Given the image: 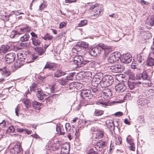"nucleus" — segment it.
<instances>
[{
	"label": "nucleus",
	"mask_w": 154,
	"mask_h": 154,
	"mask_svg": "<svg viewBox=\"0 0 154 154\" xmlns=\"http://www.w3.org/2000/svg\"><path fill=\"white\" fill-rule=\"evenodd\" d=\"M79 44V43L78 42L75 45L73 46L72 49V52L75 54H77L79 51H81L82 48Z\"/></svg>",
	"instance_id": "18"
},
{
	"label": "nucleus",
	"mask_w": 154,
	"mask_h": 154,
	"mask_svg": "<svg viewBox=\"0 0 154 154\" xmlns=\"http://www.w3.org/2000/svg\"><path fill=\"white\" fill-rule=\"evenodd\" d=\"M30 43V42H27L25 43L21 42L19 44L18 46L17 47V49L20 50L23 48V47H28L29 46Z\"/></svg>",
	"instance_id": "21"
},
{
	"label": "nucleus",
	"mask_w": 154,
	"mask_h": 154,
	"mask_svg": "<svg viewBox=\"0 0 154 154\" xmlns=\"http://www.w3.org/2000/svg\"><path fill=\"white\" fill-rule=\"evenodd\" d=\"M68 81V80L66 78V79H60L58 81V82L60 85H64L67 83Z\"/></svg>",
	"instance_id": "43"
},
{
	"label": "nucleus",
	"mask_w": 154,
	"mask_h": 154,
	"mask_svg": "<svg viewBox=\"0 0 154 154\" xmlns=\"http://www.w3.org/2000/svg\"><path fill=\"white\" fill-rule=\"evenodd\" d=\"M21 33L18 32L16 31H13L11 32L10 35V36L11 38H14L16 37H17L19 35H21Z\"/></svg>",
	"instance_id": "27"
},
{
	"label": "nucleus",
	"mask_w": 154,
	"mask_h": 154,
	"mask_svg": "<svg viewBox=\"0 0 154 154\" xmlns=\"http://www.w3.org/2000/svg\"><path fill=\"white\" fill-rule=\"evenodd\" d=\"M46 7V5L44 3H42L39 6V10L40 11H42L43 9Z\"/></svg>",
	"instance_id": "57"
},
{
	"label": "nucleus",
	"mask_w": 154,
	"mask_h": 154,
	"mask_svg": "<svg viewBox=\"0 0 154 154\" xmlns=\"http://www.w3.org/2000/svg\"><path fill=\"white\" fill-rule=\"evenodd\" d=\"M128 87L131 90L133 89L135 87V83L132 82H128Z\"/></svg>",
	"instance_id": "49"
},
{
	"label": "nucleus",
	"mask_w": 154,
	"mask_h": 154,
	"mask_svg": "<svg viewBox=\"0 0 154 154\" xmlns=\"http://www.w3.org/2000/svg\"><path fill=\"white\" fill-rule=\"evenodd\" d=\"M66 130V132L69 131L71 129V126L69 123H66L65 125Z\"/></svg>",
	"instance_id": "60"
},
{
	"label": "nucleus",
	"mask_w": 154,
	"mask_h": 154,
	"mask_svg": "<svg viewBox=\"0 0 154 154\" xmlns=\"http://www.w3.org/2000/svg\"><path fill=\"white\" fill-rule=\"evenodd\" d=\"M15 128H14V126L12 125L9 127L8 129H7V132L9 133L14 132L15 131Z\"/></svg>",
	"instance_id": "54"
},
{
	"label": "nucleus",
	"mask_w": 154,
	"mask_h": 154,
	"mask_svg": "<svg viewBox=\"0 0 154 154\" xmlns=\"http://www.w3.org/2000/svg\"><path fill=\"white\" fill-rule=\"evenodd\" d=\"M106 123L108 128H112L114 126V124L112 121H107Z\"/></svg>",
	"instance_id": "56"
},
{
	"label": "nucleus",
	"mask_w": 154,
	"mask_h": 154,
	"mask_svg": "<svg viewBox=\"0 0 154 154\" xmlns=\"http://www.w3.org/2000/svg\"><path fill=\"white\" fill-rule=\"evenodd\" d=\"M25 63V61L23 60H19L17 61V62L15 63V65L17 67H20L23 65Z\"/></svg>",
	"instance_id": "32"
},
{
	"label": "nucleus",
	"mask_w": 154,
	"mask_h": 154,
	"mask_svg": "<svg viewBox=\"0 0 154 154\" xmlns=\"http://www.w3.org/2000/svg\"><path fill=\"white\" fill-rule=\"evenodd\" d=\"M97 76V78L98 77V79L102 81L104 78V76L102 73H99L97 74L94 76L95 77Z\"/></svg>",
	"instance_id": "46"
},
{
	"label": "nucleus",
	"mask_w": 154,
	"mask_h": 154,
	"mask_svg": "<svg viewBox=\"0 0 154 154\" xmlns=\"http://www.w3.org/2000/svg\"><path fill=\"white\" fill-rule=\"evenodd\" d=\"M116 145H119V144H122V139L121 136H119L118 138L116 139Z\"/></svg>",
	"instance_id": "53"
},
{
	"label": "nucleus",
	"mask_w": 154,
	"mask_h": 154,
	"mask_svg": "<svg viewBox=\"0 0 154 154\" xmlns=\"http://www.w3.org/2000/svg\"><path fill=\"white\" fill-rule=\"evenodd\" d=\"M137 120L141 124L144 123L145 122L144 116L143 115L138 116Z\"/></svg>",
	"instance_id": "45"
},
{
	"label": "nucleus",
	"mask_w": 154,
	"mask_h": 154,
	"mask_svg": "<svg viewBox=\"0 0 154 154\" xmlns=\"http://www.w3.org/2000/svg\"><path fill=\"white\" fill-rule=\"evenodd\" d=\"M21 31L23 32H29L30 30V28L29 27H25L20 29Z\"/></svg>",
	"instance_id": "55"
},
{
	"label": "nucleus",
	"mask_w": 154,
	"mask_h": 154,
	"mask_svg": "<svg viewBox=\"0 0 154 154\" xmlns=\"http://www.w3.org/2000/svg\"><path fill=\"white\" fill-rule=\"evenodd\" d=\"M70 145L68 143H63L61 149V154H68L69 152Z\"/></svg>",
	"instance_id": "8"
},
{
	"label": "nucleus",
	"mask_w": 154,
	"mask_h": 154,
	"mask_svg": "<svg viewBox=\"0 0 154 154\" xmlns=\"http://www.w3.org/2000/svg\"><path fill=\"white\" fill-rule=\"evenodd\" d=\"M17 57L19 60H23L24 61L26 58L27 55L26 54H23L22 53H19L17 54Z\"/></svg>",
	"instance_id": "30"
},
{
	"label": "nucleus",
	"mask_w": 154,
	"mask_h": 154,
	"mask_svg": "<svg viewBox=\"0 0 154 154\" xmlns=\"http://www.w3.org/2000/svg\"><path fill=\"white\" fill-rule=\"evenodd\" d=\"M53 38V36L50 35L49 34L47 33L46 35L43 37V38L45 40H51Z\"/></svg>",
	"instance_id": "48"
},
{
	"label": "nucleus",
	"mask_w": 154,
	"mask_h": 154,
	"mask_svg": "<svg viewBox=\"0 0 154 154\" xmlns=\"http://www.w3.org/2000/svg\"><path fill=\"white\" fill-rule=\"evenodd\" d=\"M22 102L26 108H28L31 106V103L29 99L27 98H24L22 100Z\"/></svg>",
	"instance_id": "25"
},
{
	"label": "nucleus",
	"mask_w": 154,
	"mask_h": 154,
	"mask_svg": "<svg viewBox=\"0 0 154 154\" xmlns=\"http://www.w3.org/2000/svg\"><path fill=\"white\" fill-rule=\"evenodd\" d=\"M42 103L35 101L33 102L32 105L33 107L36 109H39L40 108V106H41Z\"/></svg>",
	"instance_id": "36"
},
{
	"label": "nucleus",
	"mask_w": 154,
	"mask_h": 154,
	"mask_svg": "<svg viewBox=\"0 0 154 154\" xmlns=\"http://www.w3.org/2000/svg\"><path fill=\"white\" fill-rule=\"evenodd\" d=\"M145 94L148 98L152 99L154 98V90L152 89H147L145 91Z\"/></svg>",
	"instance_id": "12"
},
{
	"label": "nucleus",
	"mask_w": 154,
	"mask_h": 154,
	"mask_svg": "<svg viewBox=\"0 0 154 154\" xmlns=\"http://www.w3.org/2000/svg\"><path fill=\"white\" fill-rule=\"evenodd\" d=\"M34 49L36 51L38 52V54L40 55L42 54L44 52L43 49L41 48L36 46V47H34Z\"/></svg>",
	"instance_id": "40"
},
{
	"label": "nucleus",
	"mask_w": 154,
	"mask_h": 154,
	"mask_svg": "<svg viewBox=\"0 0 154 154\" xmlns=\"http://www.w3.org/2000/svg\"><path fill=\"white\" fill-rule=\"evenodd\" d=\"M98 45V47H100V49L102 48V49L104 50H109V46L103 43L99 44Z\"/></svg>",
	"instance_id": "41"
},
{
	"label": "nucleus",
	"mask_w": 154,
	"mask_h": 154,
	"mask_svg": "<svg viewBox=\"0 0 154 154\" xmlns=\"http://www.w3.org/2000/svg\"><path fill=\"white\" fill-rule=\"evenodd\" d=\"M74 64L77 65V66L82 67L83 65L85 64L87 62H89V61L84 60L83 57L81 55H77L74 57L73 59Z\"/></svg>",
	"instance_id": "1"
},
{
	"label": "nucleus",
	"mask_w": 154,
	"mask_h": 154,
	"mask_svg": "<svg viewBox=\"0 0 154 154\" xmlns=\"http://www.w3.org/2000/svg\"><path fill=\"white\" fill-rule=\"evenodd\" d=\"M80 95L83 99L86 100L91 98L93 96L91 91L88 90L82 91Z\"/></svg>",
	"instance_id": "5"
},
{
	"label": "nucleus",
	"mask_w": 154,
	"mask_h": 154,
	"mask_svg": "<svg viewBox=\"0 0 154 154\" xmlns=\"http://www.w3.org/2000/svg\"><path fill=\"white\" fill-rule=\"evenodd\" d=\"M103 113V111L99 109H95L94 112V114L96 116H99L101 115Z\"/></svg>",
	"instance_id": "44"
},
{
	"label": "nucleus",
	"mask_w": 154,
	"mask_h": 154,
	"mask_svg": "<svg viewBox=\"0 0 154 154\" xmlns=\"http://www.w3.org/2000/svg\"><path fill=\"white\" fill-rule=\"evenodd\" d=\"M98 79V77L97 78V76H96V77H94L92 81V85H93L94 84V86L95 87L97 86L98 84L100 85L101 81Z\"/></svg>",
	"instance_id": "20"
},
{
	"label": "nucleus",
	"mask_w": 154,
	"mask_h": 154,
	"mask_svg": "<svg viewBox=\"0 0 154 154\" xmlns=\"http://www.w3.org/2000/svg\"><path fill=\"white\" fill-rule=\"evenodd\" d=\"M10 46L8 45H3L0 48V51L3 53H6L10 50Z\"/></svg>",
	"instance_id": "23"
},
{
	"label": "nucleus",
	"mask_w": 154,
	"mask_h": 154,
	"mask_svg": "<svg viewBox=\"0 0 154 154\" xmlns=\"http://www.w3.org/2000/svg\"><path fill=\"white\" fill-rule=\"evenodd\" d=\"M75 73H71L69 75L66 77V78L68 80H72V77L74 75Z\"/></svg>",
	"instance_id": "58"
},
{
	"label": "nucleus",
	"mask_w": 154,
	"mask_h": 154,
	"mask_svg": "<svg viewBox=\"0 0 154 154\" xmlns=\"http://www.w3.org/2000/svg\"><path fill=\"white\" fill-rule=\"evenodd\" d=\"M131 94L130 93H127L124 97L125 100H128L131 99Z\"/></svg>",
	"instance_id": "61"
},
{
	"label": "nucleus",
	"mask_w": 154,
	"mask_h": 154,
	"mask_svg": "<svg viewBox=\"0 0 154 154\" xmlns=\"http://www.w3.org/2000/svg\"><path fill=\"white\" fill-rule=\"evenodd\" d=\"M97 138L98 139L102 138L103 136V133L102 131H98L96 133Z\"/></svg>",
	"instance_id": "42"
},
{
	"label": "nucleus",
	"mask_w": 154,
	"mask_h": 154,
	"mask_svg": "<svg viewBox=\"0 0 154 154\" xmlns=\"http://www.w3.org/2000/svg\"><path fill=\"white\" fill-rule=\"evenodd\" d=\"M87 23V21L86 20H84L81 21L80 23L78 24V26L79 27H82L85 25Z\"/></svg>",
	"instance_id": "50"
},
{
	"label": "nucleus",
	"mask_w": 154,
	"mask_h": 154,
	"mask_svg": "<svg viewBox=\"0 0 154 154\" xmlns=\"http://www.w3.org/2000/svg\"><path fill=\"white\" fill-rule=\"evenodd\" d=\"M126 89V87L123 83L118 84L115 86L116 91L118 93H121L124 91Z\"/></svg>",
	"instance_id": "13"
},
{
	"label": "nucleus",
	"mask_w": 154,
	"mask_h": 154,
	"mask_svg": "<svg viewBox=\"0 0 154 154\" xmlns=\"http://www.w3.org/2000/svg\"><path fill=\"white\" fill-rule=\"evenodd\" d=\"M92 10L91 13V16H94L95 17H98L100 14L102 9H99L98 7L94 5L92 6Z\"/></svg>",
	"instance_id": "6"
},
{
	"label": "nucleus",
	"mask_w": 154,
	"mask_h": 154,
	"mask_svg": "<svg viewBox=\"0 0 154 154\" xmlns=\"http://www.w3.org/2000/svg\"><path fill=\"white\" fill-rule=\"evenodd\" d=\"M146 22L148 24L153 26L154 24V16H152L151 18L149 19Z\"/></svg>",
	"instance_id": "39"
},
{
	"label": "nucleus",
	"mask_w": 154,
	"mask_h": 154,
	"mask_svg": "<svg viewBox=\"0 0 154 154\" xmlns=\"http://www.w3.org/2000/svg\"><path fill=\"white\" fill-rule=\"evenodd\" d=\"M62 128H63V126L62 125L60 126V127L57 126L56 127V131L57 132V133L60 134H64L65 132V131H62Z\"/></svg>",
	"instance_id": "38"
},
{
	"label": "nucleus",
	"mask_w": 154,
	"mask_h": 154,
	"mask_svg": "<svg viewBox=\"0 0 154 154\" xmlns=\"http://www.w3.org/2000/svg\"><path fill=\"white\" fill-rule=\"evenodd\" d=\"M104 80H105L111 85L113 82V78L110 75H105L104 76Z\"/></svg>",
	"instance_id": "19"
},
{
	"label": "nucleus",
	"mask_w": 154,
	"mask_h": 154,
	"mask_svg": "<svg viewBox=\"0 0 154 154\" xmlns=\"http://www.w3.org/2000/svg\"><path fill=\"white\" fill-rule=\"evenodd\" d=\"M101 50L100 48L97 46L90 49L89 53L93 56H95L101 53Z\"/></svg>",
	"instance_id": "11"
},
{
	"label": "nucleus",
	"mask_w": 154,
	"mask_h": 154,
	"mask_svg": "<svg viewBox=\"0 0 154 154\" xmlns=\"http://www.w3.org/2000/svg\"><path fill=\"white\" fill-rule=\"evenodd\" d=\"M65 73L62 71L60 70H57L54 74L55 77L58 78L61 76L64 75Z\"/></svg>",
	"instance_id": "28"
},
{
	"label": "nucleus",
	"mask_w": 154,
	"mask_h": 154,
	"mask_svg": "<svg viewBox=\"0 0 154 154\" xmlns=\"http://www.w3.org/2000/svg\"><path fill=\"white\" fill-rule=\"evenodd\" d=\"M142 80H146L149 79V78L148 77V76L146 72H143L142 74Z\"/></svg>",
	"instance_id": "51"
},
{
	"label": "nucleus",
	"mask_w": 154,
	"mask_h": 154,
	"mask_svg": "<svg viewBox=\"0 0 154 154\" xmlns=\"http://www.w3.org/2000/svg\"><path fill=\"white\" fill-rule=\"evenodd\" d=\"M30 34L31 35V40L34 39H35L37 38H38L37 35L35 34L34 32H32L30 33Z\"/></svg>",
	"instance_id": "59"
},
{
	"label": "nucleus",
	"mask_w": 154,
	"mask_h": 154,
	"mask_svg": "<svg viewBox=\"0 0 154 154\" xmlns=\"http://www.w3.org/2000/svg\"><path fill=\"white\" fill-rule=\"evenodd\" d=\"M105 143L104 142L100 141L98 142L95 145V148L98 151H100L103 149V147L105 146Z\"/></svg>",
	"instance_id": "17"
},
{
	"label": "nucleus",
	"mask_w": 154,
	"mask_h": 154,
	"mask_svg": "<svg viewBox=\"0 0 154 154\" xmlns=\"http://www.w3.org/2000/svg\"><path fill=\"white\" fill-rule=\"evenodd\" d=\"M146 81L143 83V85L145 87H150L152 85V82L150 80H146Z\"/></svg>",
	"instance_id": "35"
},
{
	"label": "nucleus",
	"mask_w": 154,
	"mask_h": 154,
	"mask_svg": "<svg viewBox=\"0 0 154 154\" xmlns=\"http://www.w3.org/2000/svg\"><path fill=\"white\" fill-rule=\"evenodd\" d=\"M10 151L14 154H20L22 149L20 145H16L14 148L11 149Z\"/></svg>",
	"instance_id": "14"
},
{
	"label": "nucleus",
	"mask_w": 154,
	"mask_h": 154,
	"mask_svg": "<svg viewBox=\"0 0 154 154\" xmlns=\"http://www.w3.org/2000/svg\"><path fill=\"white\" fill-rule=\"evenodd\" d=\"M146 63L149 66H152L154 65V59L151 57H149L147 59Z\"/></svg>",
	"instance_id": "31"
},
{
	"label": "nucleus",
	"mask_w": 154,
	"mask_h": 154,
	"mask_svg": "<svg viewBox=\"0 0 154 154\" xmlns=\"http://www.w3.org/2000/svg\"><path fill=\"white\" fill-rule=\"evenodd\" d=\"M132 59L131 56L129 54H126L122 55L120 60L122 63H127L130 62Z\"/></svg>",
	"instance_id": "9"
},
{
	"label": "nucleus",
	"mask_w": 154,
	"mask_h": 154,
	"mask_svg": "<svg viewBox=\"0 0 154 154\" xmlns=\"http://www.w3.org/2000/svg\"><path fill=\"white\" fill-rule=\"evenodd\" d=\"M16 55L14 53L11 52L7 54L5 57V61L8 63H10L14 61Z\"/></svg>",
	"instance_id": "7"
},
{
	"label": "nucleus",
	"mask_w": 154,
	"mask_h": 154,
	"mask_svg": "<svg viewBox=\"0 0 154 154\" xmlns=\"http://www.w3.org/2000/svg\"><path fill=\"white\" fill-rule=\"evenodd\" d=\"M128 75L129 76V79L132 80H135L136 79V76L135 74L133 72L130 71H128Z\"/></svg>",
	"instance_id": "34"
},
{
	"label": "nucleus",
	"mask_w": 154,
	"mask_h": 154,
	"mask_svg": "<svg viewBox=\"0 0 154 154\" xmlns=\"http://www.w3.org/2000/svg\"><path fill=\"white\" fill-rule=\"evenodd\" d=\"M0 72L1 74L2 77L0 78V82H3L6 78L10 74V72L6 67L0 69Z\"/></svg>",
	"instance_id": "4"
},
{
	"label": "nucleus",
	"mask_w": 154,
	"mask_h": 154,
	"mask_svg": "<svg viewBox=\"0 0 154 154\" xmlns=\"http://www.w3.org/2000/svg\"><path fill=\"white\" fill-rule=\"evenodd\" d=\"M93 122H94L93 121H91L89 120H85L84 121V123L86 125H88L89 124H91Z\"/></svg>",
	"instance_id": "64"
},
{
	"label": "nucleus",
	"mask_w": 154,
	"mask_h": 154,
	"mask_svg": "<svg viewBox=\"0 0 154 154\" xmlns=\"http://www.w3.org/2000/svg\"><path fill=\"white\" fill-rule=\"evenodd\" d=\"M97 104L101 105V106L103 107H106L108 105V103L106 101H99L97 102Z\"/></svg>",
	"instance_id": "47"
},
{
	"label": "nucleus",
	"mask_w": 154,
	"mask_h": 154,
	"mask_svg": "<svg viewBox=\"0 0 154 154\" xmlns=\"http://www.w3.org/2000/svg\"><path fill=\"white\" fill-rule=\"evenodd\" d=\"M76 87V85L75 83L72 82L69 86V89L73 91L75 89V87Z\"/></svg>",
	"instance_id": "52"
},
{
	"label": "nucleus",
	"mask_w": 154,
	"mask_h": 154,
	"mask_svg": "<svg viewBox=\"0 0 154 154\" xmlns=\"http://www.w3.org/2000/svg\"><path fill=\"white\" fill-rule=\"evenodd\" d=\"M30 38V36L28 33H26L20 38V41L22 42L27 41Z\"/></svg>",
	"instance_id": "24"
},
{
	"label": "nucleus",
	"mask_w": 154,
	"mask_h": 154,
	"mask_svg": "<svg viewBox=\"0 0 154 154\" xmlns=\"http://www.w3.org/2000/svg\"><path fill=\"white\" fill-rule=\"evenodd\" d=\"M31 90L35 91V92L36 93L37 97L39 100H42L43 99L45 96V94L43 92L41 89L38 88L34 89L31 88Z\"/></svg>",
	"instance_id": "10"
},
{
	"label": "nucleus",
	"mask_w": 154,
	"mask_h": 154,
	"mask_svg": "<svg viewBox=\"0 0 154 154\" xmlns=\"http://www.w3.org/2000/svg\"><path fill=\"white\" fill-rule=\"evenodd\" d=\"M55 67V65L54 63L47 62L44 67V69H53Z\"/></svg>",
	"instance_id": "29"
},
{
	"label": "nucleus",
	"mask_w": 154,
	"mask_h": 154,
	"mask_svg": "<svg viewBox=\"0 0 154 154\" xmlns=\"http://www.w3.org/2000/svg\"><path fill=\"white\" fill-rule=\"evenodd\" d=\"M142 74H137L136 76V79L140 80L142 79Z\"/></svg>",
	"instance_id": "63"
},
{
	"label": "nucleus",
	"mask_w": 154,
	"mask_h": 154,
	"mask_svg": "<svg viewBox=\"0 0 154 154\" xmlns=\"http://www.w3.org/2000/svg\"><path fill=\"white\" fill-rule=\"evenodd\" d=\"M100 85L102 88H105L110 86V85L105 80H104V79H103L101 81Z\"/></svg>",
	"instance_id": "33"
},
{
	"label": "nucleus",
	"mask_w": 154,
	"mask_h": 154,
	"mask_svg": "<svg viewBox=\"0 0 154 154\" xmlns=\"http://www.w3.org/2000/svg\"><path fill=\"white\" fill-rule=\"evenodd\" d=\"M110 69L113 72H121L125 69V67L121 64H116L111 66Z\"/></svg>",
	"instance_id": "3"
},
{
	"label": "nucleus",
	"mask_w": 154,
	"mask_h": 154,
	"mask_svg": "<svg viewBox=\"0 0 154 154\" xmlns=\"http://www.w3.org/2000/svg\"><path fill=\"white\" fill-rule=\"evenodd\" d=\"M79 45H80L81 48H86L88 47V44L87 42H79Z\"/></svg>",
	"instance_id": "37"
},
{
	"label": "nucleus",
	"mask_w": 154,
	"mask_h": 154,
	"mask_svg": "<svg viewBox=\"0 0 154 154\" xmlns=\"http://www.w3.org/2000/svg\"><path fill=\"white\" fill-rule=\"evenodd\" d=\"M121 55L120 52H114L109 55L108 59V62L110 63L115 62L120 59Z\"/></svg>",
	"instance_id": "2"
},
{
	"label": "nucleus",
	"mask_w": 154,
	"mask_h": 154,
	"mask_svg": "<svg viewBox=\"0 0 154 154\" xmlns=\"http://www.w3.org/2000/svg\"><path fill=\"white\" fill-rule=\"evenodd\" d=\"M32 42L34 46L36 47L40 45L41 44V41L38 38L32 39Z\"/></svg>",
	"instance_id": "22"
},
{
	"label": "nucleus",
	"mask_w": 154,
	"mask_h": 154,
	"mask_svg": "<svg viewBox=\"0 0 154 154\" xmlns=\"http://www.w3.org/2000/svg\"><path fill=\"white\" fill-rule=\"evenodd\" d=\"M131 68L133 69H138V66L136 64H134V63H132L131 66Z\"/></svg>",
	"instance_id": "62"
},
{
	"label": "nucleus",
	"mask_w": 154,
	"mask_h": 154,
	"mask_svg": "<svg viewBox=\"0 0 154 154\" xmlns=\"http://www.w3.org/2000/svg\"><path fill=\"white\" fill-rule=\"evenodd\" d=\"M128 142L130 145V146H128L129 149L130 150L134 151L135 148L134 146V144L133 142V139Z\"/></svg>",
	"instance_id": "26"
},
{
	"label": "nucleus",
	"mask_w": 154,
	"mask_h": 154,
	"mask_svg": "<svg viewBox=\"0 0 154 154\" xmlns=\"http://www.w3.org/2000/svg\"><path fill=\"white\" fill-rule=\"evenodd\" d=\"M141 96L139 97L138 101V105L139 106H145L149 102L146 99L141 98Z\"/></svg>",
	"instance_id": "16"
},
{
	"label": "nucleus",
	"mask_w": 154,
	"mask_h": 154,
	"mask_svg": "<svg viewBox=\"0 0 154 154\" xmlns=\"http://www.w3.org/2000/svg\"><path fill=\"white\" fill-rule=\"evenodd\" d=\"M101 95L103 98L106 99L112 96V93L110 89L107 88L102 91Z\"/></svg>",
	"instance_id": "15"
}]
</instances>
